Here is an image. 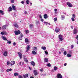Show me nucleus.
Wrapping results in <instances>:
<instances>
[{
	"instance_id": "obj_42",
	"label": "nucleus",
	"mask_w": 78,
	"mask_h": 78,
	"mask_svg": "<svg viewBox=\"0 0 78 78\" xmlns=\"http://www.w3.org/2000/svg\"><path fill=\"white\" fill-rule=\"evenodd\" d=\"M22 37H23V34H20V37L22 38Z\"/></svg>"
},
{
	"instance_id": "obj_9",
	"label": "nucleus",
	"mask_w": 78,
	"mask_h": 78,
	"mask_svg": "<svg viewBox=\"0 0 78 78\" xmlns=\"http://www.w3.org/2000/svg\"><path fill=\"white\" fill-rule=\"evenodd\" d=\"M57 78H62V75L58 73V74H57Z\"/></svg>"
},
{
	"instance_id": "obj_2",
	"label": "nucleus",
	"mask_w": 78,
	"mask_h": 78,
	"mask_svg": "<svg viewBox=\"0 0 78 78\" xmlns=\"http://www.w3.org/2000/svg\"><path fill=\"white\" fill-rule=\"evenodd\" d=\"M14 33L16 35H18V34H20L21 32L20 31L18 30V31L16 30L14 31Z\"/></svg>"
},
{
	"instance_id": "obj_55",
	"label": "nucleus",
	"mask_w": 78,
	"mask_h": 78,
	"mask_svg": "<svg viewBox=\"0 0 78 78\" xmlns=\"http://www.w3.org/2000/svg\"><path fill=\"white\" fill-rule=\"evenodd\" d=\"M39 17L40 18H41V19H42V16L41 15H40Z\"/></svg>"
},
{
	"instance_id": "obj_49",
	"label": "nucleus",
	"mask_w": 78,
	"mask_h": 78,
	"mask_svg": "<svg viewBox=\"0 0 78 78\" xmlns=\"http://www.w3.org/2000/svg\"><path fill=\"white\" fill-rule=\"evenodd\" d=\"M16 42H14L13 44V45L14 46H15L16 45Z\"/></svg>"
},
{
	"instance_id": "obj_54",
	"label": "nucleus",
	"mask_w": 78,
	"mask_h": 78,
	"mask_svg": "<svg viewBox=\"0 0 78 78\" xmlns=\"http://www.w3.org/2000/svg\"><path fill=\"white\" fill-rule=\"evenodd\" d=\"M54 11H55V12H56V11H57V9H54Z\"/></svg>"
},
{
	"instance_id": "obj_40",
	"label": "nucleus",
	"mask_w": 78,
	"mask_h": 78,
	"mask_svg": "<svg viewBox=\"0 0 78 78\" xmlns=\"http://www.w3.org/2000/svg\"><path fill=\"white\" fill-rule=\"evenodd\" d=\"M26 3L27 4V5H28V4H29V1L28 0H27L26 1Z\"/></svg>"
},
{
	"instance_id": "obj_34",
	"label": "nucleus",
	"mask_w": 78,
	"mask_h": 78,
	"mask_svg": "<svg viewBox=\"0 0 78 78\" xmlns=\"http://www.w3.org/2000/svg\"><path fill=\"white\" fill-rule=\"evenodd\" d=\"M54 70H58V68L56 67H54Z\"/></svg>"
},
{
	"instance_id": "obj_8",
	"label": "nucleus",
	"mask_w": 78,
	"mask_h": 78,
	"mask_svg": "<svg viewBox=\"0 0 78 78\" xmlns=\"http://www.w3.org/2000/svg\"><path fill=\"white\" fill-rule=\"evenodd\" d=\"M1 34L2 35H7V33L6 31H2L1 33Z\"/></svg>"
},
{
	"instance_id": "obj_33",
	"label": "nucleus",
	"mask_w": 78,
	"mask_h": 78,
	"mask_svg": "<svg viewBox=\"0 0 78 78\" xmlns=\"http://www.w3.org/2000/svg\"><path fill=\"white\" fill-rule=\"evenodd\" d=\"M47 66L48 67H51V64L50 63H49L48 64H47Z\"/></svg>"
},
{
	"instance_id": "obj_11",
	"label": "nucleus",
	"mask_w": 78,
	"mask_h": 78,
	"mask_svg": "<svg viewBox=\"0 0 78 78\" xmlns=\"http://www.w3.org/2000/svg\"><path fill=\"white\" fill-rule=\"evenodd\" d=\"M8 10L9 12L12 11V8L11 6L9 7L8 8Z\"/></svg>"
},
{
	"instance_id": "obj_39",
	"label": "nucleus",
	"mask_w": 78,
	"mask_h": 78,
	"mask_svg": "<svg viewBox=\"0 0 78 78\" xmlns=\"http://www.w3.org/2000/svg\"><path fill=\"white\" fill-rule=\"evenodd\" d=\"M72 16H73V18H75V17H76L75 15L74 14H73Z\"/></svg>"
},
{
	"instance_id": "obj_31",
	"label": "nucleus",
	"mask_w": 78,
	"mask_h": 78,
	"mask_svg": "<svg viewBox=\"0 0 78 78\" xmlns=\"http://www.w3.org/2000/svg\"><path fill=\"white\" fill-rule=\"evenodd\" d=\"M67 56L69 57H71V56H72V55H70L69 54H67Z\"/></svg>"
},
{
	"instance_id": "obj_57",
	"label": "nucleus",
	"mask_w": 78,
	"mask_h": 78,
	"mask_svg": "<svg viewBox=\"0 0 78 78\" xmlns=\"http://www.w3.org/2000/svg\"><path fill=\"white\" fill-rule=\"evenodd\" d=\"M65 66H67V63H65L64 65Z\"/></svg>"
},
{
	"instance_id": "obj_48",
	"label": "nucleus",
	"mask_w": 78,
	"mask_h": 78,
	"mask_svg": "<svg viewBox=\"0 0 78 78\" xmlns=\"http://www.w3.org/2000/svg\"><path fill=\"white\" fill-rule=\"evenodd\" d=\"M43 69H40V71L41 72H43Z\"/></svg>"
},
{
	"instance_id": "obj_5",
	"label": "nucleus",
	"mask_w": 78,
	"mask_h": 78,
	"mask_svg": "<svg viewBox=\"0 0 78 78\" xmlns=\"http://www.w3.org/2000/svg\"><path fill=\"white\" fill-rule=\"evenodd\" d=\"M78 33V30L76 29H74L73 31V33L74 34H76Z\"/></svg>"
},
{
	"instance_id": "obj_37",
	"label": "nucleus",
	"mask_w": 78,
	"mask_h": 78,
	"mask_svg": "<svg viewBox=\"0 0 78 78\" xmlns=\"http://www.w3.org/2000/svg\"><path fill=\"white\" fill-rule=\"evenodd\" d=\"M7 64L8 65V66H9V65L10 64V62H9V61H8L7 62Z\"/></svg>"
},
{
	"instance_id": "obj_60",
	"label": "nucleus",
	"mask_w": 78,
	"mask_h": 78,
	"mask_svg": "<svg viewBox=\"0 0 78 78\" xmlns=\"http://www.w3.org/2000/svg\"><path fill=\"white\" fill-rule=\"evenodd\" d=\"M71 28H72V29H73V26H72L71 27Z\"/></svg>"
},
{
	"instance_id": "obj_58",
	"label": "nucleus",
	"mask_w": 78,
	"mask_h": 78,
	"mask_svg": "<svg viewBox=\"0 0 78 78\" xmlns=\"http://www.w3.org/2000/svg\"><path fill=\"white\" fill-rule=\"evenodd\" d=\"M25 14H27V11H25Z\"/></svg>"
},
{
	"instance_id": "obj_51",
	"label": "nucleus",
	"mask_w": 78,
	"mask_h": 78,
	"mask_svg": "<svg viewBox=\"0 0 78 78\" xmlns=\"http://www.w3.org/2000/svg\"><path fill=\"white\" fill-rule=\"evenodd\" d=\"M41 22H44V19H41Z\"/></svg>"
},
{
	"instance_id": "obj_35",
	"label": "nucleus",
	"mask_w": 78,
	"mask_h": 78,
	"mask_svg": "<svg viewBox=\"0 0 78 78\" xmlns=\"http://www.w3.org/2000/svg\"><path fill=\"white\" fill-rule=\"evenodd\" d=\"M18 78H23V76L21 75H19L18 76Z\"/></svg>"
},
{
	"instance_id": "obj_3",
	"label": "nucleus",
	"mask_w": 78,
	"mask_h": 78,
	"mask_svg": "<svg viewBox=\"0 0 78 78\" xmlns=\"http://www.w3.org/2000/svg\"><path fill=\"white\" fill-rule=\"evenodd\" d=\"M30 48H31V46H30V45H28L27 46V47L26 48V52H27L29 50H30Z\"/></svg>"
},
{
	"instance_id": "obj_64",
	"label": "nucleus",
	"mask_w": 78,
	"mask_h": 78,
	"mask_svg": "<svg viewBox=\"0 0 78 78\" xmlns=\"http://www.w3.org/2000/svg\"><path fill=\"white\" fill-rule=\"evenodd\" d=\"M34 48L35 49H37V48L36 47H34Z\"/></svg>"
},
{
	"instance_id": "obj_43",
	"label": "nucleus",
	"mask_w": 78,
	"mask_h": 78,
	"mask_svg": "<svg viewBox=\"0 0 78 78\" xmlns=\"http://www.w3.org/2000/svg\"><path fill=\"white\" fill-rule=\"evenodd\" d=\"M11 3H14V0H11Z\"/></svg>"
},
{
	"instance_id": "obj_23",
	"label": "nucleus",
	"mask_w": 78,
	"mask_h": 78,
	"mask_svg": "<svg viewBox=\"0 0 78 78\" xmlns=\"http://www.w3.org/2000/svg\"><path fill=\"white\" fill-rule=\"evenodd\" d=\"M44 23L45 25H50V23H47V22H44Z\"/></svg>"
},
{
	"instance_id": "obj_38",
	"label": "nucleus",
	"mask_w": 78,
	"mask_h": 78,
	"mask_svg": "<svg viewBox=\"0 0 78 78\" xmlns=\"http://www.w3.org/2000/svg\"><path fill=\"white\" fill-rule=\"evenodd\" d=\"M7 43H9V44H10L11 43V41H10L7 40Z\"/></svg>"
},
{
	"instance_id": "obj_1",
	"label": "nucleus",
	"mask_w": 78,
	"mask_h": 78,
	"mask_svg": "<svg viewBox=\"0 0 78 78\" xmlns=\"http://www.w3.org/2000/svg\"><path fill=\"white\" fill-rule=\"evenodd\" d=\"M59 40L60 41H63V37L62 36V35L61 34H60L58 36Z\"/></svg>"
},
{
	"instance_id": "obj_53",
	"label": "nucleus",
	"mask_w": 78,
	"mask_h": 78,
	"mask_svg": "<svg viewBox=\"0 0 78 78\" xmlns=\"http://www.w3.org/2000/svg\"><path fill=\"white\" fill-rule=\"evenodd\" d=\"M21 3H22V4H23L24 3H25V2H24V1H22L21 2Z\"/></svg>"
},
{
	"instance_id": "obj_19",
	"label": "nucleus",
	"mask_w": 78,
	"mask_h": 78,
	"mask_svg": "<svg viewBox=\"0 0 78 78\" xmlns=\"http://www.w3.org/2000/svg\"><path fill=\"white\" fill-rule=\"evenodd\" d=\"M12 7L13 10H14L15 11V10H16V6L14 5H12Z\"/></svg>"
},
{
	"instance_id": "obj_22",
	"label": "nucleus",
	"mask_w": 78,
	"mask_h": 78,
	"mask_svg": "<svg viewBox=\"0 0 78 78\" xmlns=\"http://www.w3.org/2000/svg\"><path fill=\"white\" fill-rule=\"evenodd\" d=\"M61 19L62 20H64V19H65V17L64 16V15H62L61 16Z\"/></svg>"
},
{
	"instance_id": "obj_25",
	"label": "nucleus",
	"mask_w": 78,
	"mask_h": 78,
	"mask_svg": "<svg viewBox=\"0 0 78 78\" xmlns=\"http://www.w3.org/2000/svg\"><path fill=\"white\" fill-rule=\"evenodd\" d=\"M6 28V25H5L2 27V28L3 30H5Z\"/></svg>"
},
{
	"instance_id": "obj_24",
	"label": "nucleus",
	"mask_w": 78,
	"mask_h": 78,
	"mask_svg": "<svg viewBox=\"0 0 78 78\" xmlns=\"http://www.w3.org/2000/svg\"><path fill=\"white\" fill-rule=\"evenodd\" d=\"M25 33L26 34H28L29 33V31L28 30H26L25 31Z\"/></svg>"
},
{
	"instance_id": "obj_21",
	"label": "nucleus",
	"mask_w": 78,
	"mask_h": 78,
	"mask_svg": "<svg viewBox=\"0 0 78 78\" xmlns=\"http://www.w3.org/2000/svg\"><path fill=\"white\" fill-rule=\"evenodd\" d=\"M48 16H47V14H45L44 15V19H47V18H48Z\"/></svg>"
},
{
	"instance_id": "obj_15",
	"label": "nucleus",
	"mask_w": 78,
	"mask_h": 78,
	"mask_svg": "<svg viewBox=\"0 0 78 78\" xmlns=\"http://www.w3.org/2000/svg\"><path fill=\"white\" fill-rule=\"evenodd\" d=\"M23 76L24 78H27L28 76V75L26 74L25 75H23Z\"/></svg>"
},
{
	"instance_id": "obj_12",
	"label": "nucleus",
	"mask_w": 78,
	"mask_h": 78,
	"mask_svg": "<svg viewBox=\"0 0 78 78\" xmlns=\"http://www.w3.org/2000/svg\"><path fill=\"white\" fill-rule=\"evenodd\" d=\"M15 64V62L14 61H11L10 62L11 66H13Z\"/></svg>"
},
{
	"instance_id": "obj_32",
	"label": "nucleus",
	"mask_w": 78,
	"mask_h": 78,
	"mask_svg": "<svg viewBox=\"0 0 78 78\" xmlns=\"http://www.w3.org/2000/svg\"><path fill=\"white\" fill-rule=\"evenodd\" d=\"M32 53L33 54V55H36V52L34 51H32Z\"/></svg>"
},
{
	"instance_id": "obj_28",
	"label": "nucleus",
	"mask_w": 78,
	"mask_h": 78,
	"mask_svg": "<svg viewBox=\"0 0 78 78\" xmlns=\"http://www.w3.org/2000/svg\"><path fill=\"white\" fill-rule=\"evenodd\" d=\"M24 61H25L26 62H28V60H27V58H24Z\"/></svg>"
},
{
	"instance_id": "obj_41",
	"label": "nucleus",
	"mask_w": 78,
	"mask_h": 78,
	"mask_svg": "<svg viewBox=\"0 0 78 78\" xmlns=\"http://www.w3.org/2000/svg\"><path fill=\"white\" fill-rule=\"evenodd\" d=\"M64 54L65 55H67V51H65L64 52Z\"/></svg>"
},
{
	"instance_id": "obj_13",
	"label": "nucleus",
	"mask_w": 78,
	"mask_h": 78,
	"mask_svg": "<svg viewBox=\"0 0 78 78\" xmlns=\"http://www.w3.org/2000/svg\"><path fill=\"white\" fill-rule=\"evenodd\" d=\"M55 31L56 33H58V32H59V31H60V29H59V28H56L55 29Z\"/></svg>"
},
{
	"instance_id": "obj_7",
	"label": "nucleus",
	"mask_w": 78,
	"mask_h": 78,
	"mask_svg": "<svg viewBox=\"0 0 78 78\" xmlns=\"http://www.w3.org/2000/svg\"><path fill=\"white\" fill-rule=\"evenodd\" d=\"M25 42L26 44H28L30 43V41H29L28 40V38H26L25 39Z\"/></svg>"
},
{
	"instance_id": "obj_44",
	"label": "nucleus",
	"mask_w": 78,
	"mask_h": 78,
	"mask_svg": "<svg viewBox=\"0 0 78 78\" xmlns=\"http://www.w3.org/2000/svg\"><path fill=\"white\" fill-rule=\"evenodd\" d=\"M30 28H32V27H33V24H31L30 25Z\"/></svg>"
},
{
	"instance_id": "obj_50",
	"label": "nucleus",
	"mask_w": 78,
	"mask_h": 78,
	"mask_svg": "<svg viewBox=\"0 0 78 78\" xmlns=\"http://www.w3.org/2000/svg\"><path fill=\"white\" fill-rule=\"evenodd\" d=\"M76 39H77V40H78V35H77V36L76 37Z\"/></svg>"
},
{
	"instance_id": "obj_47",
	"label": "nucleus",
	"mask_w": 78,
	"mask_h": 78,
	"mask_svg": "<svg viewBox=\"0 0 78 78\" xmlns=\"http://www.w3.org/2000/svg\"><path fill=\"white\" fill-rule=\"evenodd\" d=\"M61 50L62 51H64V48H62L61 49Z\"/></svg>"
},
{
	"instance_id": "obj_36",
	"label": "nucleus",
	"mask_w": 78,
	"mask_h": 78,
	"mask_svg": "<svg viewBox=\"0 0 78 78\" xmlns=\"http://www.w3.org/2000/svg\"><path fill=\"white\" fill-rule=\"evenodd\" d=\"M44 52H45V55H48V53L47 51H44Z\"/></svg>"
},
{
	"instance_id": "obj_4",
	"label": "nucleus",
	"mask_w": 78,
	"mask_h": 78,
	"mask_svg": "<svg viewBox=\"0 0 78 78\" xmlns=\"http://www.w3.org/2000/svg\"><path fill=\"white\" fill-rule=\"evenodd\" d=\"M67 4L69 7H72V4L69 2H67Z\"/></svg>"
},
{
	"instance_id": "obj_59",
	"label": "nucleus",
	"mask_w": 78,
	"mask_h": 78,
	"mask_svg": "<svg viewBox=\"0 0 78 78\" xmlns=\"http://www.w3.org/2000/svg\"><path fill=\"white\" fill-rule=\"evenodd\" d=\"M9 71H11L12 70V69H9Z\"/></svg>"
},
{
	"instance_id": "obj_26",
	"label": "nucleus",
	"mask_w": 78,
	"mask_h": 78,
	"mask_svg": "<svg viewBox=\"0 0 78 78\" xmlns=\"http://www.w3.org/2000/svg\"><path fill=\"white\" fill-rule=\"evenodd\" d=\"M41 49H43V50H46V47L44 46H43L42 48H41Z\"/></svg>"
},
{
	"instance_id": "obj_45",
	"label": "nucleus",
	"mask_w": 78,
	"mask_h": 78,
	"mask_svg": "<svg viewBox=\"0 0 78 78\" xmlns=\"http://www.w3.org/2000/svg\"><path fill=\"white\" fill-rule=\"evenodd\" d=\"M71 19L72 21H75V19H74V18H73V17Z\"/></svg>"
},
{
	"instance_id": "obj_62",
	"label": "nucleus",
	"mask_w": 78,
	"mask_h": 78,
	"mask_svg": "<svg viewBox=\"0 0 78 78\" xmlns=\"http://www.w3.org/2000/svg\"><path fill=\"white\" fill-rule=\"evenodd\" d=\"M19 40H22V38H20V37L19 38Z\"/></svg>"
},
{
	"instance_id": "obj_10",
	"label": "nucleus",
	"mask_w": 78,
	"mask_h": 78,
	"mask_svg": "<svg viewBox=\"0 0 78 78\" xmlns=\"http://www.w3.org/2000/svg\"><path fill=\"white\" fill-rule=\"evenodd\" d=\"M34 73L35 75H37V71L36 70H34Z\"/></svg>"
},
{
	"instance_id": "obj_17",
	"label": "nucleus",
	"mask_w": 78,
	"mask_h": 78,
	"mask_svg": "<svg viewBox=\"0 0 78 78\" xmlns=\"http://www.w3.org/2000/svg\"><path fill=\"white\" fill-rule=\"evenodd\" d=\"M44 60L45 62H48V58H44Z\"/></svg>"
},
{
	"instance_id": "obj_20",
	"label": "nucleus",
	"mask_w": 78,
	"mask_h": 78,
	"mask_svg": "<svg viewBox=\"0 0 78 78\" xmlns=\"http://www.w3.org/2000/svg\"><path fill=\"white\" fill-rule=\"evenodd\" d=\"M30 63L31 65H32V66H35V63H34V62L33 61H32L30 62Z\"/></svg>"
},
{
	"instance_id": "obj_52",
	"label": "nucleus",
	"mask_w": 78,
	"mask_h": 78,
	"mask_svg": "<svg viewBox=\"0 0 78 78\" xmlns=\"http://www.w3.org/2000/svg\"><path fill=\"white\" fill-rule=\"evenodd\" d=\"M73 48V45H71V48Z\"/></svg>"
},
{
	"instance_id": "obj_29",
	"label": "nucleus",
	"mask_w": 78,
	"mask_h": 78,
	"mask_svg": "<svg viewBox=\"0 0 78 78\" xmlns=\"http://www.w3.org/2000/svg\"><path fill=\"white\" fill-rule=\"evenodd\" d=\"M20 66H23V65L24 64V62H21L20 63Z\"/></svg>"
},
{
	"instance_id": "obj_63",
	"label": "nucleus",
	"mask_w": 78,
	"mask_h": 78,
	"mask_svg": "<svg viewBox=\"0 0 78 78\" xmlns=\"http://www.w3.org/2000/svg\"><path fill=\"white\" fill-rule=\"evenodd\" d=\"M30 78H34V77L33 76H31L30 77Z\"/></svg>"
},
{
	"instance_id": "obj_27",
	"label": "nucleus",
	"mask_w": 78,
	"mask_h": 78,
	"mask_svg": "<svg viewBox=\"0 0 78 78\" xmlns=\"http://www.w3.org/2000/svg\"><path fill=\"white\" fill-rule=\"evenodd\" d=\"M19 75V73H15L14 74V76H18Z\"/></svg>"
},
{
	"instance_id": "obj_56",
	"label": "nucleus",
	"mask_w": 78,
	"mask_h": 78,
	"mask_svg": "<svg viewBox=\"0 0 78 78\" xmlns=\"http://www.w3.org/2000/svg\"><path fill=\"white\" fill-rule=\"evenodd\" d=\"M9 69H7V70H6V72H9Z\"/></svg>"
},
{
	"instance_id": "obj_18",
	"label": "nucleus",
	"mask_w": 78,
	"mask_h": 78,
	"mask_svg": "<svg viewBox=\"0 0 78 78\" xmlns=\"http://www.w3.org/2000/svg\"><path fill=\"white\" fill-rule=\"evenodd\" d=\"M0 13L1 14H2V15H4V14H5V12L3 11L0 9Z\"/></svg>"
},
{
	"instance_id": "obj_14",
	"label": "nucleus",
	"mask_w": 78,
	"mask_h": 78,
	"mask_svg": "<svg viewBox=\"0 0 78 78\" xmlns=\"http://www.w3.org/2000/svg\"><path fill=\"white\" fill-rule=\"evenodd\" d=\"M18 55H19V56L20 58V59H21V58H22V53H21L20 52H19Z\"/></svg>"
},
{
	"instance_id": "obj_16",
	"label": "nucleus",
	"mask_w": 78,
	"mask_h": 78,
	"mask_svg": "<svg viewBox=\"0 0 78 78\" xmlns=\"http://www.w3.org/2000/svg\"><path fill=\"white\" fill-rule=\"evenodd\" d=\"M2 37L4 41L7 40V39H6V38L4 36H2Z\"/></svg>"
},
{
	"instance_id": "obj_30",
	"label": "nucleus",
	"mask_w": 78,
	"mask_h": 78,
	"mask_svg": "<svg viewBox=\"0 0 78 78\" xmlns=\"http://www.w3.org/2000/svg\"><path fill=\"white\" fill-rule=\"evenodd\" d=\"M14 27H15L16 28H17V27H18V25L16 23L14 24Z\"/></svg>"
},
{
	"instance_id": "obj_46",
	"label": "nucleus",
	"mask_w": 78,
	"mask_h": 78,
	"mask_svg": "<svg viewBox=\"0 0 78 78\" xmlns=\"http://www.w3.org/2000/svg\"><path fill=\"white\" fill-rule=\"evenodd\" d=\"M57 20V19L56 18H55L54 19V21H56V20Z\"/></svg>"
},
{
	"instance_id": "obj_6",
	"label": "nucleus",
	"mask_w": 78,
	"mask_h": 78,
	"mask_svg": "<svg viewBox=\"0 0 78 78\" xmlns=\"http://www.w3.org/2000/svg\"><path fill=\"white\" fill-rule=\"evenodd\" d=\"M3 55L4 56H8V51H5Z\"/></svg>"
},
{
	"instance_id": "obj_61",
	"label": "nucleus",
	"mask_w": 78,
	"mask_h": 78,
	"mask_svg": "<svg viewBox=\"0 0 78 78\" xmlns=\"http://www.w3.org/2000/svg\"><path fill=\"white\" fill-rule=\"evenodd\" d=\"M29 68L30 70H31V68L30 66L29 67Z\"/></svg>"
}]
</instances>
